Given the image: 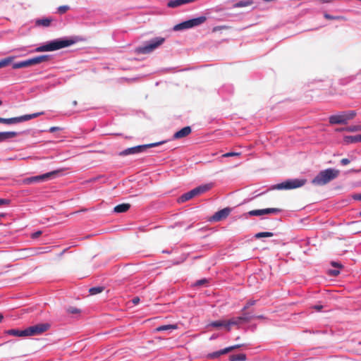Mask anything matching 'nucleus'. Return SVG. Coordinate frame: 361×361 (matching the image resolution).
<instances>
[{
    "mask_svg": "<svg viewBox=\"0 0 361 361\" xmlns=\"http://www.w3.org/2000/svg\"><path fill=\"white\" fill-rule=\"evenodd\" d=\"M340 174L338 169L329 168L321 171L312 180V183L317 186H323L336 179Z\"/></svg>",
    "mask_w": 361,
    "mask_h": 361,
    "instance_id": "nucleus-1",
    "label": "nucleus"
},
{
    "mask_svg": "<svg viewBox=\"0 0 361 361\" xmlns=\"http://www.w3.org/2000/svg\"><path fill=\"white\" fill-rule=\"evenodd\" d=\"M74 43L72 39H59L49 42L46 44L38 47L35 49L36 52L52 51L69 47Z\"/></svg>",
    "mask_w": 361,
    "mask_h": 361,
    "instance_id": "nucleus-2",
    "label": "nucleus"
},
{
    "mask_svg": "<svg viewBox=\"0 0 361 361\" xmlns=\"http://www.w3.org/2000/svg\"><path fill=\"white\" fill-rule=\"evenodd\" d=\"M356 114L355 111H341L338 114L329 116V121L331 125H345L349 121L353 119Z\"/></svg>",
    "mask_w": 361,
    "mask_h": 361,
    "instance_id": "nucleus-3",
    "label": "nucleus"
},
{
    "mask_svg": "<svg viewBox=\"0 0 361 361\" xmlns=\"http://www.w3.org/2000/svg\"><path fill=\"white\" fill-rule=\"evenodd\" d=\"M49 59V56L47 55L38 56H35L32 59H29L23 61L14 63L12 64V68L13 69L27 68L29 66H35V65L47 61Z\"/></svg>",
    "mask_w": 361,
    "mask_h": 361,
    "instance_id": "nucleus-4",
    "label": "nucleus"
},
{
    "mask_svg": "<svg viewBox=\"0 0 361 361\" xmlns=\"http://www.w3.org/2000/svg\"><path fill=\"white\" fill-rule=\"evenodd\" d=\"M305 179H290L285 182L274 185L271 190H290L303 186L306 183Z\"/></svg>",
    "mask_w": 361,
    "mask_h": 361,
    "instance_id": "nucleus-5",
    "label": "nucleus"
},
{
    "mask_svg": "<svg viewBox=\"0 0 361 361\" xmlns=\"http://www.w3.org/2000/svg\"><path fill=\"white\" fill-rule=\"evenodd\" d=\"M164 41V37H156L149 41L147 44L137 47L136 51L142 54H149L161 45Z\"/></svg>",
    "mask_w": 361,
    "mask_h": 361,
    "instance_id": "nucleus-6",
    "label": "nucleus"
},
{
    "mask_svg": "<svg viewBox=\"0 0 361 361\" xmlns=\"http://www.w3.org/2000/svg\"><path fill=\"white\" fill-rule=\"evenodd\" d=\"M164 142H154V143H151V144H148V145L135 146V147H130V148L126 149L120 152L118 155L121 156V157H124V156H127V155H130V154L141 153V152H144L145 150H146L147 148L158 146Z\"/></svg>",
    "mask_w": 361,
    "mask_h": 361,
    "instance_id": "nucleus-7",
    "label": "nucleus"
},
{
    "mask_svg": "<svg viewBox=\"0 0 361 361\" xmlns=\"http://www.w3.org/2000/svg\"><path fill=\"white\" fill-rule=\"evenodd\" d=\"M43 114H44L43 112H37V113L27 114V115H24V116H18V117L10 118H4L0 117V123L11 125V124L18 123H20V122H24V121H29L32 118H35L38 117L39 116L42 115Z\"/></svg>",
    "mask_w": 361,
    "mask_h": 361,
    "instance_id": "nucleus-8",
    "label": "nucleus"
},
{
    "mask_svg": "<svg viewBox=\"0 0 361 361\" xmlns=\"http://www.w3.org/2000/svg\"><path fill=\"white\" fill-rule=\"evenodd\" d=\"M206 20L207 18L205 16H200L196 18H192L176 25L174 27V29L176 30H179L191 28L204 23L206 21Z\"/></svg>",
    "mask_w": 361,
    "mask_h": 361,
    "instance_id": "nucleus-9",
    "label": "nucleus"
},
{
    "mask_svg": "<svg viewBox=\"0 0 361 361\" xmlns=\"http://www.w3.org/2000/svg\"><path fill=\"white\" fill-rule=\"evenodd\" d=\"M62 170H55L51 172L46 173L44 174L30 177L28 178H26L24 180V183L26 184H30L35 181H46L49 179L55 178L57 176H59Z\"/></svg>",
    "mask_w": 361,
    "mask_h": 361,
    "instance_id": "nucleus-10",
    "label": "nucleus"
},
{
    "mask_svg": "<svg viewBox=\"0 0 361 361\" xmlns=\"http://www.w3.org/2000/svg\"><path fill=\"white\" fill-rule=\"evenodd\" d=\"M51 325L49 323H40L27 328V336L40 335L48 331Z\"/></svg>",
    "mask_w": 361,
    "mask_h": 361,
    "instance_id": "nucleus-11",
    "label": "nucleus"
},
{
    "mask_svg": "<svg viewBox=\"0 0 361 361\" xmlns=\"http://www.w3.org/2000/svg\"><path fill=\"white\" fill-rule=\"evenodd\" d=\"M281 212L279 208H267L262 209H254L248 212L246 214L249 216H262L265 214H275Z\"/></svg>",
    "mask_w": 361,
    "mask_h": 361,
    "instance_id": "nucleus-12",
    "label": "nucleus"
},
{
    "mask_svg": "<svg viewBox=\"0 0 361 361\" xmlns=\"http://www.w3.org/2000/svg\"><path fill=\"white\" fill-rule=\"evenodd\" d=\"M240 345H233V346H229L228 348H226L224 349L220 350L219 351H216V352H214L212 353L208 354L207 355V357L209 359H216V358L219 357V356H221L222 355H224L226 353H228L232 351L233 350L236 349V348H240Z\"/></svg>",
    "mask_w": 361,
    "mask_h": 361,
    "instance_id": "nucleus-13",
    "label": "nucleus"
},
{
    "mask_svg": "<svg viewBox=\"0 0 361 361\" xmlns=\"http://www.w3.org/2000/svg\"><path fill=\"white\" fill-rule=\"evenodd\" d=\"M231 209L226 207L216 212L212 216V220L219 221L225 219L231 213Z\"/></svg>",
    "mask_w": 361,
    "mask_h": 361,
    "instance_id": "nucleus-14",
    "label": "nucleus"
},
{
    "mask_svg": "<svg viewBox=\"0 0 361 361\" xmlns=\"http://www.w3.org/2000/svg\"><path fill=\"white\" fill-rule=\"evenodd\" d=\"M191 128L190 126H186L180 129V130L177 131L173 135L174 139H180L183 137H185L190 134L191 133Z\"/></svg>",
    "mask_w": 361,
    "mask_h": 361,
    "instance_id": "nucleus-15",
    "label": "nucleus"
},
{
    "mask_svg": "<svg viewBox=\"0 0 361 361\" xmlns=\"http://www.w3.org/2000/svg\"><path fill=\"white\" fill-rule=\"evenodd\" d=\"M213 187V185L212 183H208L205 185H200L195 188L193 189L194 192H195L196 196L200 195L201 194H203L207 191H209Z\"/></svg>",
    "mask_w": 361,
    "mask_h": 361,
    "instance_id": "nucleus-16",
    "label": "nucleus"
},
{
    "mask_svg": "<svg viewBox=\"0 0 361 361\" xmlns=\"http://www.w3.org/2000/svg\"><path fill=\"white\" fill-rule=\"evenodd\" d=\"M6 333L8 335H11V336H18V337H25V336H27V329H24V330H19V329H9L8 331H6Z\"/></svg>",
    "mask_w": 361,
    "mask_h": 361,
    "instance_id": "nucleus-17",
    "label": "nucleus"
},
{
    "mask_svg": "<svg viewBox=\"0 0 361 361\" xmlns=\"http://www.w3.org/2000/svg\"><path fill=\"white\" fill-rule=\"evenodd\" d=\"M227 321H228V324H227L228 331H231V326H238V325L244 323L243 319H242L241 316L238 317L231 318V319L227 320Z\"/></svg>",
    "mask_w": 361,
    "mask_h": 361,
    "instance_id": "nucleus-18",
    "label": "nucleus"
},
{
    "mask_svg": "<svg viewBox=\"0 0 361 361\" xmlns=\"http://www.w3.org/2000/svg\"><path fill=\"white\" fill-rule=\"evenodd\" d=\"M18 135V133L14 131L1 132L0 133V142L15 137Z\"/></svg>",
    "mask_w": 361,
    "mask_h": 361,
    "instance_id": "nucleus-19",
    "label": "nucleus"
},
{
    "mask_svg": "<svg viewBox=\"0 0 361 361\" xmlns=\"http://www.w3.org/2000/svg\"><path fill=\"white\" fill-rule=\"evenodd\" d=\"M130 207V204L128 203H123L116 205L114 208V212L116 213H123L126 212Z\"/></svg>",
    "mask_w": 361,
    "mask_h": 361,
    "instance_id": "nucleus-20",
    "label": "nucleus"
},
{
    "mask_svg": "<svg viewBox=\"0 0 361 361\" xmlns=\"http://www.w3.org/2000/svg\"><path fill=\"white\" fill-rule=\"evenodd\" d=\"M343 140L344 142L347 144L361 142L360 135H347L344 137Z\"/></svg>",
    "mask_w": 361,
    "mask_h": 361,
    "instance_id": "nucleus-21",
    "label": "nucleus"
},
{
    "mask_svg": "<svg viewBox=\"0 0 361 361\" xmlns=\"http://www.w3.org/2000/svg\"><path fill=\"white\" fill-rule=\"evenodd\" d=\"M195 196H196L195 192H194V190L192 189L190 191L181 195L178 199V202H185L193 198Z\"/></svg>",
    "mask_w": 361,
    "mask_h": 361,
    "instance_id": "nucleus-22",
    "label": "nucleus"
},
{
    "mask_svg": "<svg viewBox=\"0 0 361 361\" xmlns=\"http://www.w3.org/2000/svg\"><path fill=\"white\" fill-rule=\"evenodd\" d=\"M228 321L227 320H218L211 322L208 326L215 328L224 327L228 331Z\"/></svg>",
    "mask_w": 361,
    "mask_h": 361,
    "instance_id": "nucleus-23",
    "label": "nucleus"
},
{
    "mask_svg": "<svg viewBox=\"0 0 361 361\" xmlns=\"http://www.w3.org/2000/svg\"><path fill=\"white\" fill-rule=\"evenodd\" d=\"M254 4L253 0H240L233 4V8H242L252 6Z\"/></svg>",
    "mask_w": 361,
    "mask_h": 361,
    "instance_id": "nucleus-24",
    "label": "nucleus"
},
{
    "mask_svg": "<svg viewBox=\"0 0 361 361\" xmlns=\"http://www.w3.org/2000/svg\"><path fill=\"white\" fill-rule=\"evenodd\" d=\"M52 22V18H45L42 19H39L36 20V25L39 26L43 27H49Z\"/></svg>",
    "mask_w": 361,
    "mask_h": 361,
    "instance_id": "nucleus-25",
    "label": "nucleus"
},
{
    "mask_svg": "<svg viewBox=\"0 0 361 361\" xmlns=\"http://www.w3.org/2000/svg\"><path fill=\"white\" fill-rule=\"evenodd\" d=\"M15 59H16V56H8V57H6V58H4V59L0 60V68L7 66L10 63H11Z\"/></svg>",
    "mask_w": 361,
    "mask_h": 361,
    "instance_id": "nucleus-26",
    "label": "nucleus"
},
{
    "mask_svg": "<svg viewBox=\"0 0 361 361\" xmlns=\"http://www.w3.org/2000/svg\"><path fill=\"white\" fill-rule=\"evenodd\" d=\"M229 360L230 361H245L246 355L245 353L232 355L229 357Z\"/></svg>",
    "mask_w": 361,
    "mask_h": 361,
    "instance_id": "nucleus-27",
    "label": "nucleus"
},
{
    "mask_svg": "<svg viewBox=\"0 0 361 361\" xmlns=\"http://www.w3.org/2000/svg\"><path fill=\"white\" fill-rule=\"evenodd\" d=\"M177 328H178V326L176 324L161 325V326H158L156 329V331H162L176 329Z\"/></svg>",
    "mask_w": 361,
    "mask_h": 361,
    "instance_id": "nucleus-28",
    "label": "nucleus"
},
{
    "mask_svg": "<svg viewBox=\"0 0 361 361\" xmlns=\"http://www.w3.org/2000/svg\"><path fill=\"white\" fill-rule=\"evenodd\" d=\"M338 130V131L345 130V131H348V132H357V131H361V128L360 127V125H356V126H348V127H346V128H341V129H339Z\"/></svg>",
    "mask_w": 361,
    "mask_h": 361,
    "instance_id": "nucleus-29",
    "label": "nucleus"
},
{
    "mask_svg": "<svg viewBox=\"0 0 361 361\" xmlns=\"http://www.w3.org/2000/svg\"><path fill=\"white\" fill-rule=\"evenodd\" d=\"M104 288L102 286L93 287L90 288L89 292L91 295H96L102 293L104 290Z\"/></svg>",
    "mask_w": 361,
    "mask_h": 361,
    "instance_id": "nucleus-30",
    "label": "nucleus"
},
{
    "mask_svg": "<svg viewBox=\"0 0 361 361\" xmlns=\"http://www.w3.org/2000/svg\"><path fill=\"white\" fill-rule=\"evenodd\" d=\"M274 235V233L271 232H260L255 234V237L256 238H268V237H272Z\"/></svg>",
    "mask_w": 361,
    "mask_h": 361,
    "instance_id": "nucleus-31",
    "label": "nucleus"
},
{
    "mask_svg": "<svg viewBox=\"0 0 361 361\" xmlns=\"http://www.w3.org/2000/svg\"><path fill=\"white\" fill-rule=\"evenodd\" d=\"M243 312V314L241 316V317H242V319H243L244 323L250 322L255 317L254 316L250 314L249 313H247L245 312Z\"/></svg>",
    "mask_w": 361,
    "mask_h": 361,
    "instance_id": "nucleus-32",
    "label": "nucleus"
},
{
    "mask_svg": "<svg viewBox=\"0 0 361 361\" xmlns=\"http://www.w3.org/2000/svg\"><path fill=\"white\" fill-rule=\"evenodd\" d=\"M256 304V300H250L247 302L244 307L242 309V312H245L250 306L255 305Z\"/></svg>",
    "mask_w": 361,
    "mask_h": 361,
    "instance_id": "nucleus-33",
    "label": "nucleus"
},
{
    "mask_svg": "<svg viewBox=\"0 0 361 361\" xmlns=\"http://www.w3.org/2000/svg\"><path fill=\"white\" fill-rule=\"evenodd\" d=\"M241 155L240 152H227L222 155L223 157H240Z\"/></svg>",
    "mask_w": 361,
    "mask_h": 361,
    "instance_id": "nucleus-34",
    "label": "nucleus"
},
{
    "mask_svg": "<svg viewBox=\"0 0 361 361\" xmlns=\"http://www.w3.org/2000/svg\"><path fill=\"white\" fill-rule=\"evenodd\" d=\"M68 10H69V6H60L58 8V12L60 14H63V13H65Z\"/></svg>",
    "mask_w": 361,
    "mask_h": 361,
    "instance_id": "nucleus-35",
    "label": "nucleus"
},
{
    "mask_svg": "<svg viewBox=\"0 0 361 361\" xmlns=\"http://www.w3.org/2000/svg\"><path fill=\"white\" fill-rule=\"evenodd\" d=\"M68 312L70 314H78L80 312V310L75 307H70L67 310Z\"/></svg>",
    "mask_w": 361,
    "mask_h": 361,
    "instance_id": "nucleus-36",
    "label": "nucleus"
},
{
    "mask_svg": "<svg viewBox=\"0 0 361 361\" xmlns=\"http://www.w3.org/2000/svg\"><path fill=\"white\" fill-rule=\"evenodd\" d=\"M226 28V26H224V25H221V26H216L214 27H213L212 29V32H218V31H220V30H224Z\"/></svg>",
    "mask_w": 361,
    "mask_h": 361,
    "instance_id": "nucleus-37",
    "label": "nucleus"
},
{
    "mask_svg": "<svg viewBox=\"0 0 361 361\" xmlns=\"http://www.w3.org/2000/svg\"><path fill=\"white\" fill-rule=\"evenodd\" d=\"M324 18L328 20H336V19L340 18V17H338V16H333L328 13H324Z\"/></svg>",
    "mask_w": 361,
    "mask_h": 361,
    "instance_id": "nucleus-38",
    "label": "nucleus"
},
{
    "mask_svg": "<svg viewBox=\"0 0 361 361\" xmlns=\"http://www.w3.org/2000/svg\"><path fill=\"white\" fill-rule=\"evenodd\" d=\"M42 232L41 231H36L33 233L31 236L32 238H37L42 235Z\"/></svg>",
    "mask_w": 361,
    "mask_h": 361,
    "instance_id": "nucleus-39",
    "label": "nucleus"
},
{
    "mask_svg": "<svg viewBox=\"0 0 361 361\" xmlns=\"http://www.w3.org/2000/svg\"><path fill=\"white\" fill-rule=\"evenodd\" d=\"M350 162V161L347 158H344L341 160V164L343 166L348 165Z\"/></svg>",
    "mask_w": 361,
    "mask_h": 361,
    "instance_id": "nucleus-40",
    "label": "nucleus"
},
{
    "mask_svg": "<svg viewBox=\"0 0 361 361\" xmlns=\"http://www.w3.org/2000/svg\"><path fill=\"white\" fill-rule=\"evenodd\" d=\"M331 264L334 267H338V268H342L343 267V266L340 263L336 262H331Z\"/></svg>",
    "mask_w": 361,
    "mask_h": 361,
    "instance_id": "nucleus-41",
    "label": "nucleus"
},
{
    "mask_svg": "<svg viewBox=\"0 0 361 361\" xmlns=\"http://www.w3.org/2000/svg\"><path fill=\"white\" fill-rule=\"evenodd\" d=\"M9 200L6 199H0V205L2 204H8L9 203Z\"/></svg>",
    "mask_w": 361,
    "mask_h": 361,
    "instance_id": "nucleus-42",
    "label": "nucleus"
},
{
    "mask_svg": "<svg viewBox=\"0 0 361 361\" xmlns=\"http://www.w3.org/2000/svg\"><path fill=\"white\" fill-rule=\"evenodd\" d=\"M317 311H320L323 308V306L321 305H317L312 307Z\"/></svg>",
    "mask_w": 361,
    "mask_h": 361,
    "instance_id": "nucleus-43",
    "label": "nucleus"
},
{
    "mask_svg": "<svg viewBox=\"0 0 361 361\" xmlns=\"http://www.w3.org/2000/svg\"><path fill=\"white\" fill-rule=\"evenodd\" d=\"M330 274L332 276H338L340 274V271L338 270H331L330 271Z\"/></svg>",
    "mask_w": 361,
    "mask_h": 361,
    "instance_id": "nucleus-44",
    "label": "nucleus"
},
{
    "mask_svg": "<svg viewBox=\"0 0 361 361\" xmlns=\"http://www.w3.org/2000/svg\"><path fill=\"white\" fill-rule=\"evenodd\" d=\"M132 302L134 305H137L140 302V298L138 297H135L132 300Z\"/></svg>",
    "mask_w": 361,
    "mask_h": 361,
    "instance_id": "nucleus-45",
    "label": "nucleus"
},
{
    "mask_svg": "<svg viewBox=\"0 0 361 361\" xmlns=\"http://www.w3.org/2000/svg\"><path fill=\"white\" fill-rule=\"evenodd\" d=\"M59 130H60L59 127H51L50 129H49V131L53 133V132H55V131Z\"/></svg>",
    "mask_w": 361,
    "mask_h": 361,
    "instance_id": "nucleus-46",
    "label": "nucleus"
},
{
    "mask_svg": "<svg viewBox=\"0 0 361 361\" xmlns=\"http://www.w3.org/2000/svg\"><path fill=\"white\" fill-rule=\"evenodd\" d=\"M355 200H361V194L356 195L355 196Z\"/></svg>",
    "mask_w": 361,
    "mask_h": 361,
    "instance_id": "nucleus-47",
    "label": "nucleus"
},
{
    "mask_svg": "<svg viewBox=\"0 0 361 361\" xmlns=\"http://www.w3.org/2000/svg\"><path fill=\"white\" fill-rule=\"evenodd\" d=\"M67 249H64L61 253L59 254V257H61L66 252Z\"/></svg>",
    "mask_w": 361,
    "mask_h": 361,
    "instance_id": "nucleus-48",
    "label": "nucleus"
},
{
    "mask_svg": "<svg viewBox=\"0 0 361 361\" xmlns=\"http://www.w3.org/2000/svg\"><path fill=\"white\" fill-rule=\"evenodd\" d=\"M205 281H206L205 280H200V281H197V283L198 285H201V284L204 283Z\"/></svg>",
    "mask_w": 361,
    "mask_h": 361,
    "instance_id": "nucleus-49",
    "label": "nucleus"
},
{
    "mask_svg": "<svg viewBox=\"0 0 361 361\" xmlns=\"http://www.w3.org/2000/svg\"><path fill=\"white\" fill-rule=\"evenodd\" d=\"M77 104H78V103H77V101H73V106H76V105H77Z\"/></svg>",
    "mask_w": 361,
    "mask_h": 361,
    "instance_id": "nucleus-50",
    "label": "nucleus"
},
{
    "mask_svg": "<svg viewBox=\"0 0 361 361\" xmlns=\"http://www.w3.org/2000/svg\"><path fill=\"white\" fill-rule=\"evenodd\" d=\"M3 318H4L3 315L0 314V322H1Z\"/></svg>",
    "mask_w": 361,
    "mask_h": 361,
    "instance_id": "nucleus-51",
    "label": "nucleus"
},
{
    "mask_svg": "<svg viewBox=\"0 0 361 361\" xmlns=\"http://www.w3.org/2000/svg\"><path fill=\"white\" fill-rule=\"evenodd\" d=\"M257 318H259V319H262L263 318V316L262 315H260V316H257L256 317Z\"/></svg>",
    "mask_w": 361,
    "mask_h": 361,
    "instance_id": "nucleus-52",
    "label": "nucleus"
},
{
    "mask_svg": "<svg viewBox=\"0 0 361 361\" xmlns=\"http://www.w3.org/2000/svg\"><path fill=\"white\" fill-rule=\"evenodd\" d=\"M322 1H323V2H326V3L329 2V0H322Z\"/></svg>",
    "mask_w": 361,
    "mask_h": 361,
    "instance_id": "nucleus-53",
    "label": "nucleus"
},
{
    "mask_svg": "<svg viewBox=\"0 0 361 361\" xmlns=\"http://www.w3.org/2000/svg\"><path fill=\"white\" fill-rule=\"evenodd\" d=\"M4 214H0V217H4Z\"/></svg>",
    "mask_w": 361,
    "mask_h": 361,
    "instance_id": "nucleus-54",
    "label": "nucleus"
},
{
    "mask_svg": "<svg viewBox=\"0 0 361 361\" xmlns=\"http://www.w3.org/2000/svg\"><path fill=\"white\" fill-rule=\"evenodd\" d=\"M2 104V102L0 100V106Z\"/></svg>",
    "mask_w": 361,
    "mask_h": 361,
    "instance_id": "nucleus-55",
    "label": "nucleus"
},
{
    "mask_svg": "<svg viewBox=\"0 0 361 361\" xmlns=\"http://www.w3.org/2000/svg\"><path fill=\"white\" fill-rule=\"evenodd\" d=\"M360 216H361V212H360Z\"/></svg>",
    "mask_w": 361,
    "mask_h": 361,
    "instance_id": "nucleus-56",
    "label": "nucleus"
}]
</instances>
